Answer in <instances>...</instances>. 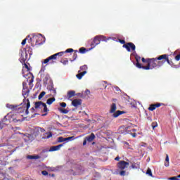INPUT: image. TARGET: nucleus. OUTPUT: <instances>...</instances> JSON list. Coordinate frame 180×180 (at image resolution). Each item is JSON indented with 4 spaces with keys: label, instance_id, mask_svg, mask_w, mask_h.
Segmentation results:
<instances>
[{
    "label": "nucleus",
    "instance_id": "nucleus-1",
    "mask_svg": "<svg viewBox=\"0 0 180 180\" xmlns=\"http://www.w3.org/2000/svg\"><path fill=\"white\" fill-rule=\"evenodd\" d=\"M164 65V61H160L158 58H153L149 59V62L146 66L142 67L143 70H153L157 67H161Z\"/></svg>",
    "mask_w": 180,
    "mask_h": 180
},
{
    "label": "nucleus",
    "instance_id": "nucleus-2",
    "mask_svg": "<svg viewBox=\"0 0 180 180\" xmlns=\"http://www.w3.org/2000/svg\"><path fill=\"white\" fill-rule=\"evenodd\" d=\"M110 37L106 38V37L103 35H97L94 37L91 44V48L95 49L98 44H101V41H108V40H110Z\"/></svg>",
    "mask_w": 180,
    "mask_h": 180
},
{
    "label": "nucleus",
    "instance_id": "nucleus-3",
    "mask_svg": "<svg viewBox=\"0 0 180 180\" xmlns=\"http://www.w3.org/2000/svg\"><path fill=\"white\" fill-rule=\"evenodd\" d=\"M24 106L18 108V113H23L25 112V115L29 113V108H30V101L27 98L25 102H23Z\"/></svg>",
    "mask_w": 180,
    "mask_h": 180
},
{
    "label": "nucleus",
    "instance_id": "nucleus-4",
    "mask_svg": "<svg viewBox=\"0 0 180 180\" xmlns=\"http://www.w3.org/2000/svg\"><path fill=\"white\" fill-rule=\"evenodd\" d=\"M124 49H126L127 51H136V45L133 44V42H127L122 46Z\"/></svg>",
    "mask_w": 180,
    "mask_h": 180
},
{
    "label": "nucleus",
    "instance_id": "nucleus-5",
    "mask_svg": "<svg viewBox=\"0 0 180 180\" xmlns=\"http://www.w3.org/2000/svg\"><path fill=\"white\" fill-rule=\"evenodd\" d=\"M56 56L51 55L42 61V64H56Z\"/></svg>",
    "mask_w": 180,
    "mask_h": 180
},
{
    "label": "nucleus",
    "instance_id": "nucleus-6",
    "mask_svg": "<svg viewBox=\"0 0 180 180\" xmlns=\"http://www.w3.org/2000/svg\"><path fill=\"white\" fill-rule=\"evenodd\" d=\"M158 60L163 61V63H165V62H167V63H169V65H172V62L169 61V58H168V55L167 54H163L161 56H159L158 57Z\"/></svg>",
    "mask_w": 180,
    "mask_h": 180
},
{
    "label": "nucleus",
    "instance_id": "nucleus-7",
    "mask_svg": "<svg viewBox=\"0 0 180 180\" xmlns=\"http://www.w3.org/2000/svg\"><path fill=\"white\" fill-rule=\"evenodd\" d=\"M32 37L30 38V41H36V46H40V44H43L41 42H39V40H40V37H39V35L37 34H32Z\"/></svg>",
    "mask_w": 180,
    "mask_h": 180
},
{
    "label": "nucleus",
    "instance_id": "nucleus-8",
    "mask_svg": "<svg viewBox=\"0 0 180 180\" xmlns=\"http://www.w3.org/2000/svg\"><path fill=\"white\" fill-rule=\"evenodd\" d=\"M129 162L122 160L120 162L117 163V167L119 168V169L123 170L125 168H127V167H129Z\"/></svg>",
    "mask_w": 180,
    "mask_h": 180
},
{
    "label": "nucleus",
    "instance_id": "nucleus-9",
    "mask_svg": "<svg viewBox=\"0 0 180 180\" xmlns=\"http://www.w3.org/2000/svg\"><path fill=\"white\" fill-rule=\"evenodd\" d=\"M162 105H164V103H158L156 104H150L148 108V110H150V112H153L155 110L156 108H160V106H162Z\"/></svg>",
    "mask_w": 180,
    "mask_h": 180
},
{
    "label": "nucleus",
    "instance_id": "nucleus-10",
    "mask_svg": "<svg viewBox=\"0 0 180 180\" xmlns=\"http://www.w3.org/2000/svg\"><path fill=\"white\" fill-rule=\"evenodd\" d=\"M72 106H75V108H77L78 106H81L82 105V100L81 99H74L72 101Z\"/></svg>",
    "mask_w": 180,
    "mask_h": 180
},
{
    "label": "nucleus",
    "instance_id": "nucleus-11",
    "mask_svg": "<svg viewBox=\"0 0 180 180\" xmlns=\"http://www.w3.org/2000/svg\"><path fill=\"white\" fill-rule=\"evenodd\" d=\"M29 92H30V90H29V89H22V96H24L23 102H27L26 98L29 96Z\"/></svg>",
    "mask_w": 180,
    "mask_h": 180
},
{
    "label": "nucleus",
    "instance_id": "nucleus-12",
    "mask_svg": "<svg viewBox=\"0 0 180 180\" xmlns=\"http://www.w3.org/2000/svg\"><path fill=\"white\" fill-rule=\"evenodd\" d=\"M63 146H64V144H60V145H58V146H53L50 148L49 151L50 152L58 151V150H60V148H61V147H63Z\"/></svg>",
    "mask_w": 180,
    "mask_h": 180
},
{
    "label": "nucleus",
    "instance_id": "nucleus-13",
    "mask_svg": "<svg viewBox=\"0 0 180 180\" xmlns=\"http://www.w3.org/2000/svg\"><path fill=\"white\" fill-rule=\"evenodd\" d=\"M44 104V103H43L41 101L35 102L34 108H35V109H43Z\"/></svg>",
    "mask_w": 180,
    "mask_h": 180
},
{
    "label": "nucleus",
    "instance_id": "nucleus-14",
    "mask_svg": "<svg viewBox=\"0 0 180 180\" xmlns=\"http://www.w3.org/2000/svg\"><path fill=\"white\" fill-rule=\"evenodd\" d=\"M78 72L79 73L76 75L77 79H82V77L86 74V71H83L81 72V70H79Z\"/></svg>",
    "mask_w": 180,
    "mask_h": 180
},
{
    "label": "nucleus",
    "instance_id": "nucleus-15",
    "mask_svg": "<svg viewBox=\"0 0 180 180\" xmlns=\"http://www.w3.org/2000/svg\"><path fill=\"white\" fill-rule=\"evenodd\" d=\"M86 140H87L89 143H91V141H94V140H95V134L94 133H91L90 136L86 137Z\"/></svg>",
    "mask_w": 180,
    "mask_h": 180
},
{
    "label": "nucleus",
    "instance_id": "nucleus-16",
    "mask_svg": "<svg viewBox=\"0 0 180 180\" xmlns=\"http://www.w3.org/2000/svg\"><path fill=\"white\" fill-rule=\"evenodd\" d=\"M141 58L140 56H136V67H137V68H143V67H144L140 64L139 61H140Z\"/></svg>",
    "mask_w": 180,
    "mask_h": 180
},
{
    "label": "nucleus",
    "instance_id": "nucleus-17",
    "mask_svg": "<svg viewBox=\"0 0 180 180\" xmlns=\"http://www.w3.org/2000/svg\"><path fill=\"white\" fill-rule=\"evenodd\" d=\"M40 155H27V160H39Z\"/></svg>",
    "mask_w": 180,
    "mask_h": 180
},
{
    "label": "nucleus",
    "instance_id": "nucleus-18",
    "mask_svg": "<svg viewBox=\"0 0 180 180\" xmlns=\"http://www.w3.org/2000/svg\"><path fill=\"white\" fill-rule=\"evenodd\" d=\"M124 113V111L117 110L116 112H114L112 116L113 117H119L120 115H123Z\"/></svg>",
    "mask_w": 180,
    "mask_h": 180
},
{
    "label": "nucleus",
    "instance_id": "nucleus-19",
    "mask_svg": "<svg viewBox=\"0 0 180 180\" xmlns=\"http://www.w3.org/2000/svg\"><path fill=\"white\" fill-rule=\"evenodd\" d=\"M116 109H117L116 103H113L111 105L110 113H115L116 112Z\"/></svg>",
    "mask_w": 180,
    "mask_h": 180
},
{
    "label": "nucleus",
    "instance_id": "nucleus-20",
    "mask_svg": "<svg viewBox=\"0 0 180 180\" xmlns=\"http://www.w3.org/2000/svg\"><path fill=\"white\" fill-rule=\"evenodd\" d=\"M72 96H75V91H69L68 92V99H71V98H72Z\"/></svg>",
    "mask_w": 180,
    "mask_h": 180
},
{
    "label": "nucleus",
    "instance_id": "nucleus-21",
    "mask_svg": "<svg viewBox=\"0 0 180 180\" xmlns=\"http://www.w3.org/2000/svg\"><path fill=\"white\" fill-rule=\"evenodd\" d=\"M56 101V98L53 97V98H50L46 101V103L47 105H51L53 103V102Z\"/></svg>",
    "mask_w": 180,
    "mask_h": 180
},
{
    "label": "nucleus",
    "instance_id": "nucleus-22",
    "mask_svg": "<svg viewBox=\"0 0 180 180\" xmlns=\"http://www.w3.org/2000/svg\"><path fill=\"white\" fill-rule=\"evenodd\" d=\"M165 162V166L169 167V156H168V154L166 155Z\"/></svg>",
    "mask_w": 180,
    "mask_h": 180
},
{
    "label": "nucleus",
    "instance_id": "nucleus-23",
    "mask_svg": "<svg viewBox=\"0 0 180 180\" xmlns=\"http://www.w3.org/2000/svg\"><path fill=\"white\" fill-rule=\"evenodd\" d=\"M58 110L60 111V113H63L64 115H67L68 113V110L65 108H58Z\"/></svg>",
    "mask_w": 180,
    "mask_h": 180
},
{
    "label": "nucleus",
    "instance_id": "nucleus-24",
    "mask_svg": "<svg viewBox=\"0 0 180 180\" xmlns=\"http://www.w3.org/2000/svg\"><path fill=\"white\" fill-rule=\"evenodd\" d=\"M64 53H65V52L62 51V52H58L57 53L53 54V56H55V58L56 60H57V57H61Z\"/></svg>",
    "mask_w": 180,
    "mask_h": 180
},
{
    "label": "nucleus",
    "instance_id": "nucleus-25",
    "mask_svg": "<svg viewBox=\"0 0 180 180\" xmlns=\"http://www.w3.org/2000/svg\"><path fill=\"white\" fill-rule=\"evenodd\" d=\"M27 139L25 138V140L28 141H33V135L32 134H28L27 136H26Z\"/></svg>",
    "mask_w": 180,
    "mask_h": 180
},
{
    "label": "nucleus",
    "instance_id": "nucleus-26",
    "mask_svg": "<svg viewBox=\"0 0 180 180\" xmlns=\"http://www.w3.org/2000/svg\"><path fill=\"white\" fill-rule=\"evenodd\" d=\"M146 175H148L149 176H151L152 178L154 177L153 176V172H151V169H150V168H148V169L146 171Z\"/></svg>",
    "mask_w": 180,
    "mask_h": 180
},
{
    "label": "nucleus",
    "instance_id": "nucleus-27",
    "mask_svg": "<svg viewBox=\"0 0 180 180\" xmlns=\"http://www.w3.org/2000/svg\"><path fill=\"white\" fill-rule=\"evenodd\" d=\"M79 53H81V54H85L86 53V49L82 47L79 49Z\"/></svg>",
    "mask_w": 180,
    "mask_h": 180
},
{
    "label": "nucleus",
    "instance_id": "nucleus-28",
    "mask_svg": "<svg viewBox=\"0 0 180 180\" xmlns=\"http://www.w3.org/2000/svg\"><path fill=\"white\" fill-rule=\"evenodd\" d=\"M60 63H62L63 65H67V64H68V59L67 58L61 59Z\"/></svg>",
    "mask_w": 180,
    "mask_h": 180
},
{
    "label": "nucleus",
    "instance_id": "nucleus-29",
    "mask_svg": "<svg viewBox=\"0 0 180 180\" xmlns=\"http://www.w3.org/2000/svg\"><path fill=\"white\" fill-rule=\"evenodd\" d=\"M45 134H46L47 136H45L44 139H50V137H53V133L51 131L46 132Z\"/></svg>",
    "mask_w": 180,
    "mask_h": 180
},
{
    "label": "nucleus",
    "instance_id": "nucleus-30",
    "mask_svg": "<svg viewBox=\"0 0 180 180\" xmlns=\"http://www.w3.org/2000/svg\"><path fill=\"white\" fill-rule=\"evenodd\" d=\"M86 70H88V65H84L80 67V70L83 71V72H84V71H86Z\"/></svg>",
    "mask_w": 180,
    "mask_h": 180
},
{
    "label": "nucleus",
    "instance_id": "nucleus-31",
    "mask_svg": "<svg viewBox=\"0 0 180 180\" xmlns=\"http://www.w3.org/2000/svg\"><path fill=\"white\" fill-rule=\"evenodd\" d=\"M58 143H64V141H66L65 138H64L63 136H60L58 138Z\"/></svg>",
    "mask_w": 180,
    "mask_h": 180
},
{
    "label": "nucleus",
    "instance_id": "nucleus-32",
    "mask_svg": "<svg viewBox=\"0 0 180 180\" xmlns=\"http://www.w3.org/2000/svg\"><path fill=\"white\" fill-rule=\"evenodd\" d=\"M20 61L21 64L26 63V58L23 57L22 56L20 58Z\"/></svg>",
    "mask_w": 180,
    "mask_h": 180
},
{
    "label": "nucleus",
    "instance_id": "nucleus-33",
    "mask_svg": "<svg viewBox=\"0 0 180 180\" xmlns=\"http://www.w3.org/2000/svg\"><path fill=\"white\" fill-rule=\"evenodd\" d=\"M7 108H8L9 109H13V110H15V109H16V108H18V106L17 105L7 104Z\"/></svg>",
    "mask_w": 180,
    "mask_h": 180
},
{
    "label": "nucleus",
    "instance_id": "nucleus-34",
    "mask_svg": "<svg viewBox=\"0 0 180 180\" xmlns=\"http://www.w3.org/2000/svg\"><path fill=\"white\" fill-rule=\"evenodd\" d=\"M36 129H37V131H41V133H44V131H46V129L41 127H37Z\"/></svg>",
    "mask_w": 180,
    "mask_h": 180
},
{
    "label": "nucleus",
    "instance_id": "nucleus-35",
    "mask_svg": "<svg viewBox=\"0 0 180 180\" xmlns=\"http://www.w3.org/2000/svg\"><path fill=\"white\" fill-rule=\"evenodd\" d=\"M151 126L153 127V129L154 130L155 127H158V124L157 123V122H152Z\"/></svg>",
    "mask_w": 180,
    "mask_h": 180
},
{
    "label": "nucleus",
    "instance_id": "nucleus-36",
    "mask_svg": "<svg viewBox=\"0 0 180 180\" xmlns=\"http://www.w3.org/2000/svg\"><path fill=\"white\" fill-rule=\"evenodd\" d=\"M46 95V91H42L40 93V94L38 96V99H41V98H43V96H44Z\"/></svg>",
    "mask_w": 180,
    "mask_h": 180
},
{
    "label": "nucleus",
    "instance_id": "nucleus-37",
    "mask_svg": "<svg viewBox=\"0 0 180 180\" xmlns=\"http://www.w3.org/2000/svg\"><path fill=\"white\" fill-rule=\"evenodd\" d=\"M77 53H78V51H75V53L72 56L73 61L77 60V57H78V55L77 54Z\"/></svg>",
    "mask_w": 180,
    "mask_h": 180
},
{
    "label": "nucleus",
    "instance_id": "nucleus-38",
    "mask_svg": "<svg viewBox=\"0 0 180 180\" xmlns=\"http://www.w3.org/2000/svg\"><path fill=\"white\" fill-rule=\"evenodd\" d=\"M141 60H142V63H146L147 65H148V63L150 62V58L146 59L144 58H142Z\"/></svg>",
    "mask_w": 180,
    "mask_h": 180
},
{
    "label": "nucleus",
    "instance_id": "nucleus-39",
    "mask_svg": "<svg viewBox=\"0 0 180 180\" xmlns=\"http://www.w3.org/2000/svg\"><path fill=\"white\" fill-rule=\"evenodd\" d=\"M43 108H44V112H45V113H47V112H49V109L47 108V105H46V103H44L43 104Z\"/></svg>",
    "mask_w": 180,
    "mask_h": 180
},
{
    "label": "nucleus",
    "instance_id": "nucleus-40",
    "mask_svg": "<svg viewBox=\"0 0 180 180\" xmlns=\"http://www.w3.org/2000/svg\"><path fill=\"white\" fill-rule=\"evenodd\" d=\"M29 89V88H27V83H26L25 82H24L22 83V89Z\"/></svg>",
    "mask_w": 180,
    "mask_h": 180
},
{
    "label": "nucleus",
    "instance_id": "nucleus-41",
    "mask_svg": "<svg viewBox=\"0 0 180 180\" xmlns=\"http://www.w3.org/2000/svg\"><path fill=\"white\" fill-rule=\"evenodd\" d=\"M29 85L31 86V88L33 87V77H32L31 79L30 80Z\"/></svg>",
    "mask_w": 180,
    "mask_h": 180
},
{
    "label": "nucleus",
    "instance_id": "nucleus-42",
    "mask_svg": "<svg viewBox=\"0 0 180 180\" xmlns=\"http://www.w3.org/2000/svg\"><path fill=\"white\" fill-rule=\"evenodd\" d=\"M120 175L121 176H124V175H126V171L124 170H121V172H120Z\"/></svg>",
    "mask_w": 180,
    "mask_h": 180
},
{
    "label": "nucleus",
    "instance_id": "nucleus-43",
    "mask_svg": "<svg viewBox=\"0 0 180 180\" xmlns=\"http://www.w3.org/2000/svg\"><path fill=\"white\" fill-rule=\"evenodd\" d=\"M72 51H74V49H68L65 51H63V53H72Z\"/></svg>",
    "mask_w": 180,
    "mask_h": 180
},
{
    "label": "nucleus",
    "instance_id": "nucleus-44",
    "mask_svg": "<svg viewBox=\"0 0 180 180\" xmlns=\"http://www.w3.org/2000/svg\"><path fill=\"white\" fill-rule=\"evenodd\" d=\"M175 60H176V61H179V60H180V53L175 56Z\"/></svg>",
    "mask_w": 180,
    "mask_h": 180
},
{
    "label": "nucleus",
    "instance_id": "nucleus-45",
    "mask_svg": "<svg viewBox=\"0 0 180 180\" xmlns=\"http://www.w3.org/2000/svg\"><path fill=\"white\" fill-rule=\"evenodd\" d=\"M23 64H24L25 68H26V70H27V71H30V68H29V65H27V64H26V63H23Z\"/></svg>",
    "mask_w": 180,
    "mask_h": 180
},
{
    "label": "nucleus",
    "instance_id": "nucleus-46",
    "mask_svg": "<svg viewBox=\"0 0 180 180\" xmlns=\"http://www.w3.org/2000/svg\"><path fill=\"white\" fill-rule=\"evenodd\" d=\"M169 180H179L177 176H172L169 178Z\"/></svg>",
    "mask_w": 180,
    "mask_h": 180
},
{
    "label": "nucleus",
    "instance_id": "nucleus-47",
    "mask_svg": "<svg viewBox=\"0 0 180 180\" xmlns=\"http://www.w3.org/2000/svg\"><path fill=\"white\" fill-rule=\"evenodd\" d=\"M41 174H42V175H44V176L49 175V172L46 170L42 171Z\"/></svg>",
    "mask_w": 180,
    "mask_h": 180
},
{
    "label": "nucleus",
    "instance_id": "nucleus-48",
    "mask_svg": "<svg viewBox=\"0 0 180 180\" xmlns=\"http://www.w3.org/2000/svg\"><path fill=\"white\" fill-rule=\"evenodd\" d=\"M119 41L121 43V44H126V41L124 39H119Z\"/></svg>",
    "mask_w": 180,
    "mask_h": 180
},
{
    "label": "nucleus",
    "instance_id": "nucleus-49",
    "mask_svg": "<svg viewBox=\"0 0 180 180\" xmlns=\"http://www.w3.org/2000/svg\"><path fill=\"white\" fill-rule=\"evenodd\" d=\"M26 40H27V38H25V39L22 40L21 43L22 46H25V44H26Z\"/></svg>",
    "mask_w": 180,
    "mask_h": 180
},
{
    "label": "nucleus",
    "instance_id": "nucleus-50",
    "mask_svg": "<svg viewBox=\"0 0 180 180\" xmlns=\"http://www.w3.org/2000/svg\"><path fill=\"white\" fill-rule=\"evenodd\" d=\"M60 106L62 107V108H65L66 106H67V103H60Z\"/></svg>",
    "mask_w": 180,
    "mask_h": 180
},
{
    "label": "nucleus",
    "instance_id": "nucleus-51",
    "mask_svg": "<svg viewBox=\"0 0 180 180\" xmlns=\"http://www.w3.org/2000/svg\"><path fill=\"white\" fill-rule=\"evenodd\" d=\"M72 139H74V136H70V137L65 138V141H68V140H72Z\"/></svg>",
    "mask_w": 180,
    "mask_h": 180
},
{
    "label": "nucleus",
    "instance_id": "nucleus-52",
    "mask_svg": "<svg viewBox=\"0 0 180 180\" xmlns=\"http://www.w3.org/2000/svg\"><path fill=\"white\" fill-rule=\"evenodd\" d=\"M132 137H136L137 136V134H136V132H134V133H131Z\"/></svg>",
    "mask_w": 180,
    "mask_h": 180
},
{
    "label": "nucleus",
    "instance_id": "nucleus-53",
    "mask_svg": "<svg viewBox=\"0 0 180 180\" xmlns=\"http://www.w3.org/2000/svg\"><path fill=\"white\" fill-rule=\"evenodd\" d=\"M86 141H87V140H86V139L85 138V139H84V141H83V146H86Z\"/></svg>",
    "mask_w": 180,
    "mask_h": 180
},
{
    "label": "nucleus",
    "instance_id": "nucleus-54",
    "mask_svg": "<svg viewBox=\"0 0 180 180\" xmlns=\"http://www.w3.org/2000/svg\"><path fill=\"white\" fill-rule=\"evenodd\" d=\"M85 94H86V95H89L91 94V91L87 89L85 91Z\"/></svg>",
    "mask_w": 180,
    "mask_h": 180
},
{
    "label": "nucleus",
    "instance_id": "nucleus-55",
    "mask_svg": "<svg viewBox=\"0 0 180 180\" xmlns=\"http://www.w3.org/2000/svg\"><path fill=\"white\" fill-rule=\"evenodd\" d=\"M120 160V158L119 156H117L115 158V161H119Z\"/></svg>",
    "mask_w": 180,
    "mask_h": 180
},
{
    "label": "nucleus",
    "instance_id": "nucleus-56",
    "mask_svg": "<svg viewBox=\"0 0 180 180\" xmlns=\"http://www.w3.org/2000/svg\"><path fill=\"white\" fill-rule=\"evenodd\" d=\"M35 109H36V108H34V107H32L31 108V111H32V113H33V112H34Z\"/></svg>",
    "mask_w": 180,
    "mask_h": 180
},
{
    "label": "nucleus",
    "instance_id": "nucleus-57",
    "mask_svg": "<svg viewBox=\"0 0 180 180\" xmlns=\"http://www.w3.org/2000/svg\"><path fill=\"white\" fill-rule=\"evenodd\" d=\"M131 131H133V132L134 133V132L137 131V129H131Z\"/></svg>",
    "mask_w": 180,
    "mask_h": 180
},
{
    "label": "nucleus",
    "instance_id": "nucleus-58",
    "mask_svg": "<svg viewBox=\"0 0 180 180\" xmlns=\"http://www.w3.org/2000/svg\"><path fill=\"white\" fill-rule=\"evenodd\" d=\"M36 115H39V114L34 113V115H32L31 116V117H36Z\"/></svg>",
    "mask_w": 180,
    "mask_h": 180
},
{
    "label": "nucleus",
    "instance_id": "nucleus-59",
    "mask_svg": "<svg viewBox=\"0 0 180 180\" xmlns=\"http://www.w3.org/2000/svg\"><path fill=\"white\" fill-rule=\"evenodd\" d=\"M52 91H53V94H54L55 95L57 94V91H56V89H53Z\"/></svg>",
    "mask_w": 180,
    "mask_h": 180
},
{
    "label": "nucleus",
    "instance_id": "nucleus-60",
    "mask_svg": "<svg viewBox=\"0 0 180 180\" xmlns=\"http://www.w3.org/2000/svg\"><path fill=\"white\" fill-rule=\"evenodd\" d=\"M116 91H120V89L118 86L115 87Z\"/></svg>",
    "mask_w": 180,
    "mask_h": 180
},
{
    "label": "nucleus",
    "instance_id": "nucleus-61",
    "mask_svg": "<svg viewBox=\"0 0 180 180\" xmlns=\"http://www.w3.org/2000/svg\"><path fill=\"white\" fill-rule=\"evenodd\" d=\"M4 127L2 126V124L0 123V129H3Z\"/></svg>",
    "mask_w": 180,
    "mask_h": 180
},
{
    "label": "nucleus",
    "instance_id": "nucleus-62",
    "mask_svg": "<svg viewBox=\"0 0 180 180\" xmlns=\"http://www.w3.org/2000/svg\"><path fill=\"white\" fill-rule=\"evenodd\" d=\"M178 178H180V174L177 176V179H178Z\"/></svg>",
    "mask_w": 180,
    "mask_h": 180
},
{
    "label": "nucleus",
    "instance_id": "nucleus-63",
    "mask_svg": "<svg viewBox=\"0 0 180 180\" xmlns=\"http://www.w3.org/2000/svg\"><path fill=\"white\" fill-rule=\"evenodd\" d=\"M131 167H132V168H134V165H131Z\"/></svg>",
    "mask_w": 180,
    "mask_h": 180
},
{
    "label": "nucleus",
    "instance_id": "nucleus-64",
    "mask_svg": "<svg viewBox=\"0 0 180 180\" xmlns=\"http://www.w3.org/2000/svg\"><path fill=\"white\" fill-rule=\"evenodd\" d=\"M84 115H88V114H86V112H84Z\"/></svg>",
    "mask_w": 180,
    "mask_h": 180
}]
</instances>
